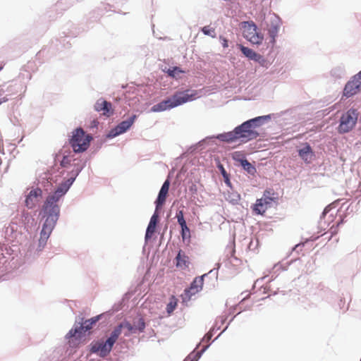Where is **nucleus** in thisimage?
Returning a JSON list of instances; mask_svg holds the SVG:
<instances>
[{"label":"nucleus","mask_w":361,"mask_h":361,"mask_svg":"<svg viewBox=\"0 0 361 361\" xmlns=\"http://www.w3.org/2000/svg\"><path fill=\"white\" fill-rule=\"evenodd\" d=\"M118 337L112 333L106 341H99L91 344L90 351L92 353H98L100 357L106 356L111 350L114 344Z\"/></svg>","instance_id":"6"},{"label":"nucleus","mask_w":361,"mask_h":361,"mask_svg":"<svg viewBox=\"0 0 361 361\" xmlns=\"http://www.w3.org/2000/svg\"><path fill=\"white\" fill-rule=\"evenodd\" d=\"M240 49L242 51V53L247 57L249 59L259 61L260 59L262 58L261 55L256 53L255 51H253L252 49H250L248 47H244L243 45H240Z\"/></svg>","instance_id":"20"},{"label":"nucleus","mask_w":361,"mask_h":361,"mask_svg":"<svg viewBox=\"0 0 361 361\" xmlns=\"http://www.w3.org/2000/svg\"><path fill=\"white\" fill-rule=\"evenodd\" d=\"M183 73L178 67H174L173 69H169L168 73L170 76L173 78L176 77L179 73Z\"/></svg>","instance_id":"30"},{"label":"nucleus","mask_w":361,"mask_h":361,"mask_svg":"<svg viewBox=\"0 0 361 361\" xmlns=\"http://www.w3.org/2000/svg\"><path fill=\"white\" fill-rule=\"evenodd\" d=\"M92 139V137L86 134L82 128H78L72 132L69 144L75 152H83L89 147Z\"/></svg>","instance_id":"2"},{"label":"nucleus","mask_w":361,"mask_h":361,"mask_svg":"<svg viewBox=\"0 0 361 361\" xmlns=\"http://www.w3.org/2000/svg\"><path fill=\"white\" fill-rule=\"evenodd\" d=\"M278 200V194L273 189L265 190L263 196L257 199L253 207V211L257 214H264L266 211L272 207L273 203Z\"/></svg>","instance_id":"3"},{"label":"nucleus","mask_w":361,"mask_h":361,"mask_svg":"<svg viewBox=\"0 0 361 361\" xmlns=\"http://www.w3.org/2000/svg\"><path fill=\"white\" fill-rule=\"evenodd\" d=\"M232 157L235 161L240 162V164H242L243 161L246 160L244 154L241 152H233Z\"/></svg>","instance_id":"27"},{"label":"nucleus","mask_w":361,"mask_h":361,"mask_svg":"<svg viewBox=\"0 0 361 361\" xmlns=\"http://www.w3.org/2000/svg\"><path fill=\"white\" fill-rule=\"evenodd\" d=\"M300 157L306 163H310L313 157V152L310 145L305 143L302 147L298 150Z\"/></svg>","instance_id":"16"},{"label":"nucleus","mask_w":361,"mask_h":361,"mask_svg":"<svg viewBox=\"0 0 361 361\" xmlns=\"http://www.w3.org/2000/svg\"><path fill=\"white\" fill-rule=\"evenodd\" d=\"M94 109L98 112H102L103 115L107 117H109L114 114L111 104L102 98L99 99L96 102Z\"/></svg>","instance_id":"12"},{"label":"nucleus","mask_w":361,"mask_h":361,"mask_svg":"<svg viewBox=\"0 0 361 361\" xmlns=\"http://www.w3.org/2000/svg\"><path fill=\"white\" fill-rule=\"evenodd\" d=\"M176 218L178 219V218L180 219H183L184 218V214H183V210H179L176 212Z\"/></svg>","instance_id":"36"},{"label":"nucleus","mask_w":361,"mask_h":361,"mask_svg":"<svg viewBox=\"0 0 361 361\" xmlns=\"http://www.w3.org/2000/svg\"><path fill=\"white\" fill-rule=\"evenodd\" d=\"M71 160L69 157L64 156L61 161V165L63 167H66L71 163Z\"/></svg>","instance_id":"34"},{"label":"nucleus","mask_w":361,"mask_h":361,"mask_svg":"<svg viewBox=\"0 0 361 361\" xmlns=\"http://www.w3.org/2000/svg\"><path fill=\"white\" fill-rule=\"evenodd\" d=\"M122 329H123V326H121V324H120L119 325H118L117 326H116L114 328V329L113 330V331L111 333L117 336L118 337H119V336L121 334Z\"/></svg>","instance_id":"32"},{"label":"nucleus","mask_w":361,"mask_h":361,"mask_svg":"<svg viewBox=\"0 0 361 361\" xmlns=\"http://www.w3.org/2000/svg\"><path fill=\"white\" fill-rule=\"evenodd\" d=\"M166 110L167 109L163 102H161L152 107V111L154 112L164 111Z\"/></svg>","instance_id":"28"},{"label":"nucleus","mask_w":361,"mask_h":361,"mask_svg":"<svg viewBox=\"0 0 361 361\" xmlns=\"http://www.w3.org/2000/svg\"><path fill=\"white\" fill-rule=\"evenodd\" d=\"M135 118H136V116L133 115V116L129 118L128 120L123 121L121 123H120L114 130H112L111 131L110 135L116 136V135H118L125 133L133 124Z\"/></svg>","instance_id":"13"},{"label":"nucleus","mask_w":361,"mask_h":361,"mask_svg":"<svg viewBox=\"0 0 361 361\" xmlns=\"http://www.w3.org/2000/svg\"><path fill=\"white\" fill-rule=\"evenodd\" d=\"M157 210L156 209L155 212L154 213V214L152 216V217L150 219L149 223L148 224V226H147V228L146 231V234H145L146 239L150 238L156 231L157 224L159 221V215H158V213L157 212Z\"/></svg>","instance_id":"18"},{"label":"nucleus","mask_w":361,"mask_h":361,"mask_svg":"<svg viewBox=\"0 0 361 361\" xmlns=\"http://www.w3.org/2000/svg\"><path fill=\"white\" fill-rule=\"evenodd\" d=\"M122 329H123V326H121V324H120L119 325H118L117 326H116L114 328V329L113 330V331L111 333L117 336L118 337H119V336L121 334Z\"/></svg>","instance_id":"33"},{"label":"nucleus","mask_w":361,"mask_h":361,"mask_svg":"<svg viewBox=\"0 0 361 361\" xmlns=\"http://www.w3.org/2000/svg\"><path fill=\"white\" fill-rule=\"evenodd\" d=\"M222 174L224 177L226 176V171L224 168H222Z\"/></svg>","instance_id":"39"},{"label":"nucleus","mask_w":361,"mask_h":361,"mask_svg":"<svg viewBox=\"0 0 361 361\" xmlns=\"http://www.w3.org/2000/svg\"><path fill=\"white\" fill-rule=\"evenodd\" d=\"M42 190L40 188L32 190L25 199V205L27 207L33 208L38 202L39 198L42 197Z\"/></svg>","instance_id":"14"},{"label":"nucleus","mask_w":361,"mask_h":361,"mask_svg":"<svg viewBox=\"0 0 361 361\" xmlns=\"http://www.w3.org/2000/svg\"><path fill=\"white\" fill-rule=\"evenodd\" d=\"M78 173L79 170H77L71 177L58 186L54 194L47 197L43 207L44 217H46V219L40 233V238L39 239V247L43 248L46 245L59 219L60 209L57 202L67 192Z\"/></svg>","instance_id":"1"},{"label":"nucleus","mask_w":361,"mask_h":361,"mask_svg":"<svg viewBox=\"0 0 361 361\" xmlns=\"http://www.w3.org/2000/svg\"><path fill=\"white\" fill-rule=\"evenodd\" d=\"M181 236L183 240L189 238L190 237V231L187 224L181 226Z\"/></svg>","instance_id":"29"},{"label":"nucleus","mask_w":361,"mask_h":361,"mask_svg":"<svg viewBox=\"0 0 361 361\" xmlns=\"http://www.w3.org/2000/svg\"><path fill=\"white\" fill-rule=\"evenodd\" d=\"M238 132V136L243 142H247L249 140L255 139L259 135L258 133L252 129L250 122L247 121L243 123L240 126L235 128Z\"/></svg>","instance_id":"8"},{"label":"nucleus","mask_w":361,"mask_h":361,"mask_svg":"<svg viewBox=\"0 0 361 361\" xmlns=\"http://www.w3.org/2000/svg\"><path fill=\"white\" fill-rule=\"evenodd\" d=\"M170 183L166 180L162 185L156 200V209L158 210L166 202V197L169 190Z\"/></svg>","instance_id":"15"},{"label":"nucleus","mask_w":361,"mask_h":361,"mask_svg":"<svg viewBox=\"0 0 361 361\" xmlns=\"http://www.w3.org/2000/svg\"><path fill=\"white\" fill-rule=\"evenodd\" d=\"M357 120V114L355 109H349L342 115L338 130L340 133L350 132L355 126Z\"/></svg>","instance_id":"7"},{"label":"nucleus","mask_w":361,"mask_h":361,"mask_svg":"<svg viewBox=\"0 0 361 361\" xmlns=\"http://www.w3.org/2000/svg\"><path fill=\"white\" fill-rule=\"evenodd\" d=\"M99 318L100 316H96L90 319L85 320L79 327L71 329L68 334V337H79L82 331L85 332L90 330L92 328V326L99 321Z\"/></svg>","instance_id":"11"},{"label":"nucleus","mask_w":361,"mask_h":361,"mask_svg":"<svg viewBox=\"0 0 361 361\" xmlns=\"http://www.w3.org/2000/svg\"><path fill=\"white\" fill-rule=\"evenodd\" d=\"M177 221H178V224L180 226V227H181V226H183V225H185V224H186V221H185V219H184V218H183V219H182V218H181V219L178 218V219H177Z\"/></svg>","instance_id":"37"},{"label":"nucleus","mask_w":361,"mask_h":361,"mask_svg":"<svg viewBox=\"0 0 361 361\" xmlns=\"http://www.w3.org/2000/svg\"><path fill=\"white\" fill-rule=\"evenodd\" d=\"M243 37L253 44H261L264 35L259 31L253 21H245L241 23Z\"/></svg>","instance_id":"5"},{"label":"nucleus","mask_w":361,"mask_h":361,"mask_svg":"<svg viewBox=\"0 0 361 361\" xmlns=\"http://www.w3.org/2000/svg\"><path fill=\"white\" fill-rule=\"evenodd\" d=\"M176 267L181 270H186L189 267V257L182 251L180 250L176 257Z\"/></svg>","instance_id":"19"},{"label":"nucleus","mask_w":361,"mask_h":361,"mask_svg":"<svg viewBox=\"0 0 361 361\" xmlns=\"http://www.w3.org/2000/svg\"><path fill=\"white\" fill-rule=\"evenodd\" d=\"M204 283V276L196 277L191 283L190 286L184 290L181 295L183 300H190L191 297L200 291Z\"/></svg>","instance_id":"10"},{"label":"nucleus","mask_w":361,"mask_h":361,"mask_svg":"<svg viewBox=\"0 0 361 361\" xmlns=\"http://www.w3.org/2000/svg\"><path fill=\"white\" fill-rule=\"evenodd\" d=\"M6 101H7V99H5V98H4L3 99H0V104Z\"/></svg>","instance_id":"38"},{"label":"nucleus","mask_w":361,"mask_h":361,"mask_svg":"<svg viewBox=\"0 0 361 361\" xmlns=\"http://www.w3.org/2000/svg\"><path fill=\"white\" fill-rule=\"evenodd\" d=\"M202 32L205 35H209V36L212 37V38H215L216 37L215 29L213 28V27H210V26H209V25L203 27L202 28Z\"/></svg>","instance_id":"26"},{"label":"nucleus","mask_w":361,"mask_h":361,"mask_svg":"<svg viewBox=\"0 0 361 361\" xmlns=\"http://www.w3.org/2000/svg\"><path fill=\"white\" fill-rule=\"evenodd\" d=\"M135 327H136V331L137 330L139 332H142L145 328V323L144 319L140 318L138 321L137 325Z\"/></svg>","instance_id":"31"},{"label":"nucleus","mask_w":361,"mask_h":361,"mask_svg":"<svg viewBox=\"0 0 361 361\" xmlns=\"http://www.w3.org/2000/svg\"><path fill=\"white\" fill-rule=\"evenodd\" d=\"M270 116H257L256 118H252L248 120L247 121L250 122V124L252 128H255L256 127L260 126L264 121H267L270 119Z\"/></svg>","instance_id":"21"},{"label":"nucleus","mask_w":361,"mask_h":361,"mask_svg":"<svg viewBox=\"0 0 361 361\" xmlns=\"http://www.w3.org/2000/svg\"><path fill=\"white\" fill-rule=\"evenodd\" d=\"M243 168L250 174L254 175L256 173L255 167L247 159L241 164Z\"/></svg>","instance_id":"24"},{"label":"nucleus","mask_w":361,"mask_h":361,"mask_svg":"<svg viewBox=\"0 0 361 361\" xmlns=\"http://www.w3.org/2000/svg\"><path fill=\"white\" fill-rule=\"evenodd\" d=\"M361 89V71L347 82L343 90V95L350 97Z\"/></svg>","instance_id":"9"},{"label":"nucleus","mask_w":361,"mask_h":361,"mask_svg":"<svg viewBox=\"0 0 361 361\" xmlns=\"http://www.w3.org/2000/svg\"><path fill=\"white\" fill-rule=\"evenodd\" d=\"M281 26L280 20L278 18L273 19L270 24L268 25V32L270 37L271 38V42L274 43L276 37L278 35L279 28Z\"/></svg>","instance_id":"17"},{"label":"nucleus","mask_w":361,"mask_h":361,"mask_svg":"<svg viewBox=\"0 0 361 361\" xmlns=\"http://www.w3.org/2000/svg\"><path fill=\"white\" fill-rule=\"evenodd\" d=\"M220 39L222 40V46L224 48H227L228 47V40L224 38V37H222L221 36L220 37Z\"/></svg>","instance_id":"35"},{"label":"nucleus","mask_w":361,"mask_h":361,"mask_svg":"<svg viewBox=\"0 0 361 361\" xmlns=\"http://www.w3.org/2000/svg\"><path fill=\"white\" fill-rule=\"evenodd\" d=\"M2 69V66H0V71Z\"/></svg>","instance_id":"40"},{"label":"nucleus","mask_w":361,"mask_h":361,"mask_svg":"<svg viewBox=\"0 0 361 361\" xmlns=\"http://www.w3.org/2000/svg\"><path fill=\"white\" fill-rule=\"evenodd\" d=\"M121 326H123V329L126 328L128 330L127 333H125V336H128L130 334L136 333V327L133 326L130 322H124L121 323Z\"/></svg>","instance_id":"25"},{"label":"nucleus","mask_w":361,"mask_h":361,"mask_svg":"<svg viewBox=\"0 0 361 361\" xmlns=\"http://www.w3.org/2000/svg\"><path fill=\"white\" fill-rule=\"evenodd\" d=\"M196 95L197 92L194 90H186L184 91H178L175 92L171 98H168L162 102L166 106V109H171L188 102L194 100Z\"/></svg>","instance_id":"4"},{"label":"nucleus","mask_w":361,"mask_h":361,"mask_svg":"<svg viewBox=\"0 0 361 361\" xmlns=\"http://www.w3.org/2000/svg\"><path fill=\"white\" fill-rule=\"evenodd\" d=\"M178 305V299L172 295L169 299V302L166 305V312L169 314H171L174 310L176 308Z\"/></svg>","instance_id":"23"},{"label":"nucleus","mask_w":361,"mask_h":361,"mask_svg":"<svg viewBox=\"0 0 361 361\" xmlns=\"http://www.w3.org/2000/svg\"><path fill=\"white\" fill-rule=\"evenodd\" d=\"M238 135V132L237 131L236 128H235L234 130L228 132L224 135H222L221 136L223 140L228 142H232L236 140L240 139Z\"/></svg>","instance_id":"22"}]
</instances>
